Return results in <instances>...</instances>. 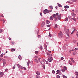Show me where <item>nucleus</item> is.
Instances as JSON below:
<instances>
[{
    "mask_svg": "<svg viewBox=\"0 0 78 78\" xmlns=\"http://www.w3.org/2000/svg\"><path fill=\"white\" fill-rule=\"evenodd\" d=\"M48 36L49 37H51V34H49V35Z\"/></svg>",
    "mask_w": 78,
    "mask_h": 78,
    "instance_id": "46",
    "label": "nucleus"
},
{
    "mask_svg": "<svg viewBox=\"0 0 78 78\" xmlns=\"http://www.w3.org/2000/svg\"><path fill=\"white\" fill-rule=\"evenodd\" d=\"M70 59L71 60V61H72V62H73V63H75V61L73 60V58H70Z\"/></svg>",
    "mask_w": 78,
    "mask_h": 78,
    "instance_id": "10",
    "label": "nucleus"
},
{
    "mask_svg": "<svg viewBox=\"0 0 78 78\" xmlns=\"http://www.w3.org/2000/svg\"><path fill=\"white\" fill-rule=\"evenodd\" d=\"M56 78H60V76H59V75H57V76H56Z\"/></svg>",
    "mask_w": 78,
    "mask_h": 78,
    "instance_id": "38",
    "label": "nucleus"
},
{
    "mask_svg": "<svg viewBox=\"0 0 78 78\" xmlns=\"http://www.w3.org/2000/svg\"><path fill=\"white\" fill-rule=\"evenodd\" d=\"M18 58L20 60H21V59H22V58H21V56H20V55L19 56Z\"/></svg>",
    "mask_w": 78,
    "mask_h": 78,
    "instance_id": "19",
    "label": "nucleus"
},
{
    "mask_svg": "<svg viewBox=\"0 0 78 78\" xmlns=\"http://www.w3.org/2000/svg\"><path fill=\"white\" fill-rule=\"evenodd\" d=\"M57 16L58 17V20H60L61 19V14H60L59 15V13H56Z\"/></svg>",
    "mask_w": 78,
    "mask_h": 78,
    "instance_id": "1",
    "label": "nucleus"
},
{
    "mask_svg": "<svg viewBox=\"0 0 78 78\" xmlns=\"http://www.w3.org/2000/svg\"><path fill=\"white\" fill-rule=\"evenodd\" d=\"M20 69H23V67H22V66H21V67H20Z\"/></svg>",
    "mask_w": 78,
    "mask_h": 78,
    "instance_id": "53",
    "label": "nucleus"
},
{
    "mask_svg": "<svg viewBox=\"0 0 78 78\" xmlns=\"http://www.w3.org/2000/svg\"><path fill=\"white\" fill-rule=\"evenodd\" d=\"M65 8H69V6L66 5V6H65L64 7Z\"/></svg>",
    "mask_w": 78,
    "mask_h": 78,
    "instance_id": "25",
    "label": "nucleus"
},
{
    "mask_svg": "<svg viewBox=\"0 0 78 78\" xmlns=\"http://www.w3.org/2000/svg\"><path fill=\"white\" fill-rule=\"evenodd\" d=\"M75 73H76L75 74V75H76H76L78 76V72H76Z\"/></svg>",
    "mask_w": 78,
    "mask_h": 78,
    "instance_id": "32",
    "label": "nucleus"
},
{
    "mask_svg": "<svg viewBox=\"0 0 78 78\" xmlns=\"http://www.w3.org/2000/svg\"><path fill=\"white\" fill-rule=\"evenodd\" d=\"M65 21H68V18H66L65 19Z\"/></svg>",
    "mask_w": 78,
    "mask_h": 78,
    "instance_id": "24",
    "label": "nucleus"
},
{
    "mask_svg": "<svg viewBox=\"0 0 78 78\" xmlns=\"http://www.w3.org/2000/svg\"><path fill=\"white\" fill-rule=\"evenodd\" d=\"M43 68H44V69H45V66H43Z\"/></svg>",
    "mask_w": 78,
    "mask_h": 78,
    "instance_id": "52",
    "label": "nucleus"
},
{
    "mask_svg": "<svg viewBox=\"0 0 78 78\" xmlns=\"http://www.w3.org/2000/svg\"><path fill=\"white\" fill-rule=\"evenodd\" d=\"M1 21H3V23H5V20L3 19H1Z\"/></svg>",
    "mask_w": 78,
    "mask_h": 78,
    "instance_id": "22",
    "label": "nucleus"
},
{
    "mask_svg": "<svg viewBox=\"0 0 78 78\" xmlns=\"http://www.w3.org/2000/svg\"><path fill=\"white\" fill-rule=\"evenodd\" d=\"M17 66L20 69V67H21V66L20 65H19V64H17Z\"/></svg>",
    "mask_w": 78,
    "mask_h": 78,
    "instance_id": "16",
    "label": "nucleus"
},
{
    "mask_svg": "<svg viewBox=\"0 0 78 78\" xmlns=\"http://www.w3.org/2000/svg\"><path fill=\"white\" fill-rule=\"evenodd\" d=\"M40 63H41V64H42L43 65L44 64V63H45V62H44V61H41L40 62Z\"/></svg>",
    "mask_w": 78,
    "mask_h": 78,
    "instance_id": "13",
    "label": "nucleus"
},
{
    "mask_svg": "<svg viewBox=\"0 0 78 78\" xmlns=\"http://www.w3.org/2000/svg\"><path fill=\"white\" fill-rule=\"evenodd\" d=\"M62 74V73H61V72H60L59 73V75H61Z\"/></svg>",
    "mask_w": 78,
    "mask_h": 78,
    "instance_id": "55",
    "label": "nucleus"
},
{
    "mask_svg": "<svg viewBox=\"0 0 78 78\" xmlns=\"http://www.w3.org/2000/svg\"><path fill=\"white\" fill-rule=\"evenodd\" d=\"M57 73H56V74L57 75V74H58L60 72V71L59 70H57L56 71Z\"/></svg>",
    "mask_w": 78,
    "mask_h": 78,
    "instance_id": "15",
    "label": "nucleus"
},
{
    "mask_svg": "<svg viewBox=\"0 0 78 78\" xmlns=\"http://www.w3.org/2000/svg\"><path fill=\"white\" fill-rule=\"evenodd\" d=\"M49 7L50 8H51V9H53V7L51 6H49Z\"/></svg>",
    "mask_w": 78,
    "mask_h": 78,
    "instance_id": "30",
    "label": "nucleus"
},
{
    "mask_svg": "<svg viewBox=\"0 0 78 78\" xmlns=\"http://www.w3.org/2000/svg\"><path fill=\"white\" fill-rule=\"evenodd\" d=\"M74 32H75V30H74L73 32H72V33L71 34H73V33Z\"/></svg>",
    "mask_w": 78,
    "mask_h": 78,
    "instance_id": "48",
    "label": "nucleus"
},
{
    "mask_svg": "<svg viewBox=\"0 0 78 78\" xmlns=\"http://www.w3.org/2000/svg\"><path fill=\"white\" fill-rule=\"evenodd\" d=\"M67 30V29H66V28H64V30H65V31H66V30Z\"/></svg>",
    "mask_w": 78,
    "mask_h": 78,
    "instance_id": "62",
    "label": "nucleus"
},
{
    "mask_svg": "<svg viewBox=\"0 0 78 78\" xmlns=\"http://www.w3.org/2000/svg\"><path fill=\"white\" fill-rule=\"evenodd\" d=\"M53 18L52 17V16H50V20H53Z\"/></svg>",
    "mask_w": 78,
    "mask_h": 78,
    "instance_id": "17",
    "label": "nucleus"
},
{
    "mask_svg": "<svg viewBox=\"0 0 78 78\" xmlns=\"http://www.w3.org/2000/svg\"><path fill=\"white\" fill-rule=\"evenodd\" d=\"M58 27V25L56 24H55V28H57Z\"/></svg>",
    "mask_w": 78,
    "mask_h": 78,
    "instance_id": "20",
    "label": "nucleus"
},
{
    "mask_svg": "<svg viewBox=\"0 0 78 78\" xmlns=\"http://www.w3.org/2000/svg\"><path fill=\"white\" fill-rule=\"evenodd\" d=\"M52 16H53V17L55 18V17H56V16H57V15H56V14H53V15Z\"/></svg>",
    "mask_w": 78,
    "mask_h": 78,
    "instance_id": "14",
    "label": "nucleus"
},
{
    "mask_svg": "<svg viewBox=\"0 0 78 78\" xmlns=\"http://www.w3.org/2000/svg\"><path fill=\"white\" fill-rule=\"evenodd\" d=\"M11 43H12V45H14L15 44V43L14 42V41H12Z\"/></svg>",
    "mask_w": 78,
    "mask_h": 78,
    "instance_id": "35",
    "label": "nucleus"
},
{
    "mask_svg": "<svg viewBox=\"0 0 78 78\" xmlns=\"http://www.w3.org/2000/svg\"><path fill=\"white\" fill-rule=\"evenodd\" d=\"M38 38H41V35H38Z\"/></svg>",
    "mask_w": 78,
    "mask_h": 78,
    "instance_id": "49",
    "label": "nucleus"
},
{
    "mask_svg": "<svg viewBox=\"0 0 78 78\" xmlns=\"http://www.w3.org/2000/svg\"><path fill=\"white\" fill-rule=\"evenodd\" d=\"M23 69H24V70H26V68H25V67H23Z\"/></svg>",
    "mask_w": 78,
    "mask_h": 78,
    "instance_id": "54",
    "label": "nucleus"
},
{
    "mask_svg": "<svg viewBox=\"0 0 78 78\" xmlns=\"http://www.w3.org/2000/svg\"><path fill=\"white\" fill-rule=\"evenodd\" d=\"M62 76L64 78H67V76H64V75Z\"/></svg>",
    "mask_w": 78,
    "mask_h": 78,
    "instance_id": "37",
    "label": "nucleus"
},
{
    "mask_svg": "<svg viewBox=\"0 0 78 78\" xmlns=\"http://www.w3.org/2000/svg\"><path fill=\"white\" fill-rule=\"evenodd\" d=\"M9 40H11V38L10 37H9Z\"/></svg>",
    "mask_w": 78,
    "mask_h": 78,
    "instance_id": "64",
    "label": "nucleus"
},
{
    "mask_svg": "<svg viewBox=\"0 0 78 78\" xmlns=\"http://www.w3.org/2000/svg\"><path fill=\"white\" fill-rule=\"evenodd\" d=\"M68 3H70V4H72L73 2H68Z\"/></svg>",
    "mask_w": 78,
    "mask_h": 78,
    "instance_id": "43",
    "label": "nucleus"
},
{
    "mask_svg": "<svg viewBox=\"0 0 78 78\" xmlns=\"http://www.w3.org/2000/svg\"><path fill=\"white\" fill-rule=\"evenodd\" d=\"M72 1L73 2H76V0H73Z\"/></svg>",
    "mask_w": 78,
    "mask_h": 78,
    "instance_id": "47",
    "label": "nucleus"
},
{
    "mask_svg": "<svg viewBox=\"0 0 78 78\" xmlns=\"http://www.w3.org/2000/svg\"><path fill=\"white\" fill-rule=\"evenodd\" d=\"M40 15L41 16H42V14L41 13H40Z\"/></svg>",
    "mask_w": 78,
    "mask_h": 78,
    "instance_id": "57",
    "label": "nucleus"
},
{
    "mask_svg": "<svg viewBox=\"0 0 78 78\" xmlns=\"http://www.w3.org/2000/svg\"><path fill=\"white\" fill-rule=\"evenodd\" d=\"M47 55H49L50 56H51V54H50L49 53H47Z\"/></svg>",
    "mask_w": 78,
    "mask_h": 78,
    "instance_id": "34",
    "label": "nucleus"
},
{
    "mask_svg": "<svg viewBox=\"0 0 78 78\" xmlns=\"http://www.w3.org/2000/svg\"><path fill=\"white\" fill-rule=\"evenodd\" d=\"M73 42H74V43H75V42H76V41L75 40H73Z\"/></svg>",
    "mask_w": 78,
    "mask_h": 78,
    "instance_id": "42",
    "label": "nucleus"
},
{
    "mask_svg": "<svg viewBox=\"0 0 78 78\" xmlns=\"http://www.w3.org/2000/svg\"><path fill=\"white\" fill-rule=\"evenodd\" d=\"M58 37L60 38H61L63 36V35L62 34L61 32H60L58 34Z\"/></svg>",
    "mask_w": 78,
    "mask_h": 78,
    "instance_id": "3",
    "label": "nucleus"
},
{
    "mask_svg": "<svg viewBox=\"0 0 78 78\" xmlns=\"http://www.w3.org/2000/svg\"><path fill=\"white\" fill-rule=\"evenodd\" d=\"M47 28H48V27H50V25H48L47 26Z\"/></svg>",
    "mask_w": 78,
    "mask_h": 78,
    "instance_id": "45",
    "label": "nucleus"
},
{
    "mask_svg": "<svg viewBox=\"0 0 78 78\" xmlns=\"http://www.w3.org/2000/svg\"><path fill=\"white\" fill-rule=\"evenodd\" d=\"M61 59L62 60H63L64 59V58L63 57L61 58Z\"/></svg>",
    "mask_w": 78,
    "mask_h": 78,
    "instance_id": "56",
    "label": "nucleus"
},
{
    "mask_svg": "<svg viewBox=\"0 0 78 78\" xmlns=\"http://www.w3.org/2000/svg\"><path fill=\"white\" fill-rule=\"evenodd\" d=\"M63 69L66 70H67V68H66V66H64L63 67Z\"/></svg>",
    "mask_w": 78,
    "mask_h": 78,
    "instance_id": "23",
    "label": "nucleus"
},
{
    "mask_svg": "<svg viewBox=\"0 0 78 78\" xmlns=\"http://www.w3.org/2000/svg\"><path fill=\"white\" fill-rule=\"evenodd\" d=\"M36 74L37 75H38V76H39L40 75V73L39 72V71H37L36 72Z\"/></svg>",
    "mask_w": 78,
    "mask_h": 78,
    "instance_id": "8",
    "label": "nucleus"
},
{
    "mask_svg": "<svg viewBox=\"0 0 78 78\" xmlns=\"http://www.w3.org/2000/svg\"><path fill=\"white\" fill-rule=\"evenodd\" d=\"M73 20H74V21H76V20H75L74 18H73Z\"/></svg>",
    "mask_w": 78,
    "mask_h": 78,
    "instance_id": "51",
    "label": "nucleus"
},
{
    "mask_svg": "<svg viewBox=\"0 0 78 78\" xmlns=\"http://www.w3.org/2000/svg\"><path fill=\"white\" fill-rule=\"evenodd\" d=\"M44 25H45V22H43L42 23V24L41 25V27H44Z\"/></svg>",
    "mask_w": 78,
    "mask_h": 78,
    "instance_id": "7",
    "label": "nucleus"
},
{
    "mask_svg": "<svg viewBox=\"0 0 78 78\" xmlns=\"http://www.w3.org/2000/svg\"><path fill=\"white\" fill-rule=\"evenodd\" d=\"M75 50V49H73L71 51H69L70 52V53H71V51H74Z\"/></svg>",
    "mask_w": 78,
    "mask_h": 78,
    "instance_id": "44",
    "label": "nucleus"
},
{
    "mask_svg": "<svg viewBox=\"0 0 78 78\" xmlns=\"http://www.w3.org/2000/svg\"><path fill=\"white\" fill-rule=\"evenodd\" d=\"M46 23L47 24H48L49 23H50V22L48 21V20H47L46 21Z\"/></svg>",
    "mask_w": 78,
    "mask_h": 78,
    "instance_id": "11",
    "label": "nucleus"
},
{
    "mask_svg": "<svg viewBox=\"0 0 78 78\" xmlns=\"http://www.w3.org/2000/svg\"><path fill=\"white\" fill-rule=\"evenodd\" d=\"M5 71L6 72H7V71H8V69H5Z\"/></svg>",
    "mask_w": 78,
    "mask_h": 78,
    "instance_id": "63",
    "label": "nucleus"
},
{
    "mask_svg": "<svg viewBox=\"0 0 78 78\" xmlns=\"http://www.w3.org/2000/svg\"><path fill=\"white\" fill-rule=\"evenodd\" d=\"M40 49H41V50H43V48H42V46H41L40 47Z\"/></svg>",
    "mask_w": 78,
    "mask_h": 78,
    "instance_id": "41",
    "label": "nucleus"
},
{
    "mask_svg": "<svg viewBox=\"0 0 78 78\" xmlns=\"http://www.w3.org/2000/svg\"><path fill=\"white\" fill-rule=\"evenodd\" d=\"M31 63V62H30V61H28V62H27V65L28 66H29V64H30Z\"/></svg>",
    "mask_w": 78,
    "mask_h": 78,
    "instance_id": "9",
    "label": "nucleus"
},
{
    "mask_svg": "<svg viewBox=\"0 0 78 78\" xmlns=\"http://www.w3.org/2000/svg\"><path fill=\"white\" fill-rule=\"evenodd\" d=\"M0 17H4V16H3V14L2 15L0 16Z\"/></svg>",
    "mask_w": 78,
    "mask_h": 78,
    "instance_id": "58",
    "label": "nucleus"
},
{
    "mask_svg": "<svg viewBox=\"0 0 78 78\" xmlns=\"http://www.w3.org/2000/svg\"><path fill=\"white\" fill-rule=\"evenodd\" d=\"M36 77L37 78H39V76H37V75H36Z\"/></svg>",
    "mask_w": 78,
    "mask_h": 78,
    "instance_id": "36",
    "label": "nucleus"
},
{
    "mask_svg": "<svg viewBox=\"0 0 78 78\" xmlns=\"http://www.w3.org/2000/svg\"><path fill=\"white\" fill-rule=\"evenodd\" d=\"M48 60L49 62H51L53 61V58L51 57L50 58H48Z\"/></svg>",
    "mask_w": 78,
    "mask_h": 78,
    "instance_id": "6",
    "label": "nucleus"
},
{
    "mask_svg": "<svg viewBox=\"0 0 78 78\" xmlns=\"http://www.w3.org/2000/svg\"><path fill=\"white\" fill-rule=\"evenodd\" d=\"M4 58H7V56H4Z\"/></svg>",
    "mask_w": 78,
    "mask_h": 78,
    "instance_id": "59",
    "label": "nucleus"
},
{
    "mask_svg": "<svg viewBox=\"0 0 78 78\" xmlns=\"http://www.w3.org/2000/svg\"><path fill=\"white\" fill-rule=\"evenodd\" d=\"M3 32V30L2 29L0 30V33H2Z\"/></svg>",
    "mask_w": 78,
    "mask_h": 78,
    "instance_id": "40",
    "label": "nucleus"
},
{
    "mask_svg": "<svg viewBox=\"0 0 78 78\" xmlns=\"http://www.w3.org/2000/svg\"><path fill=\"white\" fill-rule=\"evenodd\" d=\"M52 73H55V71L54 70H53L52 71Z\"/></svg>",
    "mask_w": 78,
    "mask_h": 78,
    "instance_id": "39",
    "label": "nucleus"
},
{
    "mask_svg": "<svg viewBox=\"0 0 78 78\" xmlns=\"http://www.w3.org/2000/svg\"><path fill=\"white\" fill-rule=\"evenodd\" d=\"M61 71H62V72H64L65 71V69H61Z\"/></svg>",
    "mask_w": 78,
    "mask_h": 78,
    "instance_id": "31",
    "label": "nucleus"
},
{
    "mask_svg": "<svg viewBox=\"0 0 78 78\" xmlns=\"http://www.w3.org/2000/svg\"><path fill=\"white\" fill-rule=\"evenodd\" d=\"M41 58H38V59L37 60L38 62H40V60L41 59Z\"/></svg>",
    "mask_w": 78,
    "mask_h": 78,
    "instance_id": "28",
    "label": "nucleus"
},
{
    "mask_svg": "<svg viewBox=\"0 0 78 78\" xmlns=\"http://www.w3.org/2000/svg\"><path fill=\"white\" fill-rule=\"evenodd\" d=\"M72 16H76V14H74L73 12L72 13Z\"/></svg>",
    "mask_w": 78,
    "mask_h": 78,
    "instance_id": "29",
    "label": "nucleus"
},
{
    "mask_svg": "<svg viewBox=\"0 0 78 78\" xmlns=\"http://www.w3.org/2000/svg\"><path fill=\"white\" fill-rule=\"evenodd\" d=\"M38 53H39V51H35V54H37H37H38Z\"/></svg>",
    "mask_w": 78,
    "mask_h": 78,
    "instance_id": "26",
    "label": "nucleus"
},
{
    "mask_svg": "<svg viewBox=\"0 0 78 78\" xmlns=\"http://www.w3.org/2000/svg\"><path fill=\"white\" fill-rule=\"evenodd\" d=\"M48 52L50 53H51V51H49Z\"/></svg>",
    "mask_w": 78,
    "mask_h": 78,
    "instance_id": "61",
    "label": "nucleus"
},
{
    "mask_svg": "<svg viewBox=\"0 0 78 78\" xmlns=\"http://www.w3.org/2000/svg\"><path fill=\"white\" fill-rule=\"evenodd\" d=\"M65 33L67 35V36H69V33H69V29H67L66 30Z\"/></svg>",
    "mask_w": 78,
    "mask_h": 78,
    "instance_id": "4",
    "label": "nucleus"
},
{
    "mask_svg": "<svg viewBox=\"0 0 78 78\" xmlns=\"http://www.w3.org/2000/svg\"><path fill=\"white\" fill-rule=\"evenodd\" d=\"M15 51V49H12L11 50V51Z\"/></svg>",
    "mask_w": 78,
    "mask_h": 78,
    "instance_id": "27",
    "label": "nucleus"
},
{
    "mask_svg": "<svg viewBox=\"0 0 78 78\" xmlns=\"http://www.w3.org/2000/svg\"><path fill=\"white\" fill-rule=\"evenodd\" d=\"M2 61L3 62V65L4 66H5V64H6V61L5 60V59H4L2 60Z\"/></svg>",
    "mask_w": 78,
    "mask_h": 78,
    "instance_id": "5",
    "label": "nucleus"
},
{
    "mask_svg": "<svg viewBox=\"0 0 78 78\" xmlns=\"http://www.w3.org/2000/svg\"><path fill=\"white\" fill-rule=\"evenodd\" d=\"M4 73L3 72H1L0 73V75L1 76H3L4 75Z\"/></svg>",
    "mask_w": 78,
    "mask_h": 78,
    "instance_id": "12",
    "label": "nucleus"
},
{
    "mask_svg": "<svg viewBox=\"0 0 78 78\" xmlns=\"http://www.w3.org/2000/svg\"><path fill=\"white\" fill-rule=\"evenodd\" d=\"M34 58H35V59H36L37 58V56H35L34 57Z\"/></svg>",
    "mask_w": 78,
    "mask_h": 78,
    "instance_id": "50",
    "label": "nucleus"
},
{
    "mask_svg": "<svg viewBox=\"0 0 78 78\" xmlns=\"http://www.w3.org/2000/svg\"><path fill=\"white\" fill-rule=\"evenodd\" d=\"M34 62H36V63H38V60H37V59H35L34 60Z\"/></svg>",
    "mask_w": 78,
    "mask_h": 78,
    "instance_id": "18",
    "label": "nucleus"
},
{
    "mask_svg": "<svg viewBox=\"0 0 78 78\" xmlns=\"http://www.w3.org/2000/svg\"><path fill=\"white\" fill-rule=\"evenodd\" d=\"M69 63L70 64V65H72V62H71V61H70L69 60Z\"/></svg>",
    "mask_w": 78,
    "mask_h": 78,
    "instance_id": "33",
    "label": "nucleus"
},
{
    "mask_svg": "<svg viewBox=\"0 0 78 78\" xmlns=\"http://www.w3.org/2000/svg\"><path fill=\"white\" fill-rule=\"evenodd\" d=\"M58 6H59V7H62V6L61 5H60L59 3H58Z\"/></svg>",
    "mask_w": 78,
    "mask_h": 78,
    "instance_id": "21",
    "label": "nucleus"
},
{
    "mask_svg": "<svg viewBox=\"0 0 78 78\" xmlns=\"http://www.w3.org/2000/svg\"><path fill=\"white\" fill-rule=\"evenodd\" d=\"M43 12L44 13V14H48V13H49V10L47 9H45L44 11H43Z\"/></svg>",
    "mask_w": 78,
    "mask_h": 78,
    "instance_id": "2",
    "label": "nucleus"
},
{
    "mask_svg": "<svg viewBox=\"0 0 78 78\" xmlns=\"http://www.w3.org/2000/svg\"><path fill=\"white\" fill-rule=\"evenodd\" d=\"M73 55H76V52H75L74 53H73Z\"/></svg>",
    "mask_w": 78,
    "mask_h": 78,
    "instance_id": "60",
    "label": "nucleus"
}]
</instances>
